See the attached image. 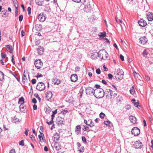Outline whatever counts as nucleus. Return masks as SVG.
<instances>
[{"mask_svg": "<svg viewBox=\"0 0 153 153\" xmlns=\"http://www.w3.org/2000/svg\"><path fill=\"white\" fill-rule=\"evenodd\" d=\"M82 3L84 5V7L83 10L86 13L91 12L92 10V8L90 4L89 1L86 0H84Z\"/></svg>", "mask_w": 153, "mask_h": 153, "instance_id": "obj_1", "label": "nucleus"}, {"mask_svg": "<svg viewBox=\"0 0 153 153\" xmlns=\"http://www.w3.org/2000/svg\"><path fill=\"white\" fill-rule=\"evenodd\" d=\"M98 57L105 60L108 57V54L105 50H101L98 52Z\"/></svg>", "mask_w": 153, "mask_h": 153, "instance_id": "obj_2", "label": "nucleus"}, {"mask_svg": "<svg viewBox=\"0 0 153 153\" xmlns=\"http://www.w3.org/2000/svg\"><path fill=\"white\" fill-rule=\"evenodd\" d=\"M96 91V90H94L92 88L90 87H88L86 88L85 91L86 94L88 95H93L95 97V91Z\"/></svg>", "mask_w": 153, "mask_h": 153, "instance_id": "obj_3", "label": "nucleus"}, {"mask_svg": "<svg viewBox=\"0 0 153 153\" xmlns=\"http://www.w3.org/2000/svg\"><path fill=\"white\" fill-rule=\"evenodd\" d=\"M45 86L44 84L42 82H38L36 85V88L37 90L42 91L45 89Z\"/></svg>", "mask_w": 153, "mask_h": 153, "instance_id": "obj_4", "label": "nucleus"}, {"mask_svg": "<svg viewBox=\"0 0 153 153\" xmlns=\"http://www.w3.org/2000/svg\"><path fill=\"white\" fill-rule=\"evenodd\" d=\"M36 67L38 69L41 68L43 65V63L40 59L36 60L34 62Z\"/></svg>", "mask_w": 153, "mask_h": 153, "instance_id": "obj_5", "label": "nucleus"}, {"mask_svg": "<svg viewBox=\"0 0 153 153\" xmlns=\"http://www.w3.org/2000/svg\"><path fill=\"white\" fill-rule=\"evenodd\" d=\"M38 17L39 20L41 22L45 21L46 19V15L43 13H40L38 16Z\"/></svg>", "mask_w": 153, "mask_h": 153, "instance_id": "obj_6", "label": "nucleus"}, {"mask_svg": "<svg viewBox=\"0 0 153 153\" xmlns=\"http://www.w3.org/2000/svg\"><path fill=\"white\" fill-rule=\"evenodd\" d=\"M131 133L134 136H138L140 133V130L137 127H134L131 130Z\"/></svg>", "mask_w": 153, "mask_h": 153, "instance_id": "obj_7", "label": "nucleus"}, {"mask_svg": "<svg viewBox=\"0 0 153 153\" xmlns=\"http://www.w3.org/2000/svg\"><path fill=\"white\" fill-rule=\"evenodd\" d=\"M103 93H104V95H106L107 98L108 97L109 95H110L111 98L112 97V91L110 89H106L105 91L103 90Z\"/></svg>", "mask_w": 153, "mask_h": 153, "instance_id": "obj_8", "label": "nucleus"}, {"mask_svg": "<svg viewBox=\"0 0 153 153\" xmlns=\"http://www.w3.org/2000/svg\"><path fill=\"white\" fill-rule=\"evenodd\" d=\"M134 146L135 147V148L136 149H140L142 148L143 146L142 143L140 142V141L139 140L135 142Z\"/></svg>", "mask_w": 153, "mask_h": 153, "instance_id": "obj_9", "label": "nucleus"}, {"mask_svg": "<svg viewBox=\"0 0 153 153\" xmlns=\"http://www.w3.org/2000/svg\"><path fill=\"white\" fill-rule=\"evenodd\" d=\"M64 120L61 117H58L56 120V123L59 126L62 125L64 124Z\"/></svg>", "mask_w": 153, "mask_h": 153, "instance_id": "obj_10", "label": "nucleus"}, {"mask_svg": "<svg viewBox=\"0 0 153 153\" xmlns=\"http://www.w3.org/2000/svg\"><path fill=\"white\" fill-rule=\"evenodd\" d=\"M117 71V75L120 76L119 77H118V79H119L120 80L123 78L124 72L122 69H118Z\"/></svg>", "mask_w": 153, "mask_h": 153, "instance_id": "obj_11", "label": "nucleus"}, {"mask_svg": "<svg viewBox=\"0 0 153 153\" xmlns=\"http://www.w3.org/2000/svg\"><path fill=\"white\" fill-rule=\"evenodd\" d=\"M97 91L98 94L97 96H96V97L97 98H101L103 97L104 96V93H103V90L102 89L99 90V91L97 90L96 91Z\"/></svg>", "mask_w": 153, "mask_h": 153, "instance_id": "obj_12", "label": "nucleus"}, {"mask_svg": "<svg viewBox=\"0 0 153 153\" xmlns=\"http://www.w3.org/2000/svg\"><path fill=\"white\" fill-rule=\"evenodd\" d=\"M71 81L74 82H76L78 79L77 75L75 74H72L70 77Z\"/></svg>", "mask_w": 153, "mask_h": 153, "instance_id": "obj_13", "label": "nucleus"}, {"mask_svg": "<svg viewBox=\"0 0 153 153\" xmlns=\"http://www.w3.org/2000/svg\"><path fill=\"white\" fill-rule=\"evenodd\" d=\"M138 23L140 26L143 27H145L147 25L146 21L143 19H141L139 20Z\"/></svg>", "mask_w": 153, "mask_h": 153, "instance_id": "obj_14", "label": "nucleus"}, {"mask_svg": "<svg viewBox=\"0 0 153 153\" xmlns=\"http://www.w3.org/2000/svg\"><path fill=\"white\" fill-rule=\"evenodd\" d=\"M139 41L140 43L144 44L147 42V39L146 37L143 36L140 38L139 39Z\"/></svg>", "mask_w": 153, "mask_h": 153, "instance_id": "obj_15", "label": "nucleus"}, {"mask_svg": "<svg viewBox=\"0 0 153 153\" xmlns=\"http://www.w3.org/2000/svg\"><path fill=\"white\" fill-rule=\"evenodd\" d=\"M129 119L131 122L133 124H134L136 123L137 119L135 117L131 116L129 117Z\"/></svg>", "mask_w": 153, "mask_h": 153, "instance_id": "obj_16", "label": "nucleus"}, {"mask_svg": "<svg viewBox=\"0 0 153 153\" xmlns=\"http://www.w3.org/2000/svg\"><path fill=\"white\" fill-rule=\"evenodd\" d=\"M146 16L149 21H151L153 19V14L152 13L149 12L146 14Z\"/></svg>", "mask_w": 153, "mask_h": 153, "instance_id": "obj_17", "label": "nucleus"}, {"mask_svg": "<svg viewBox=\"0 0 153 153\" xmlns=\"http://www.w3.org/2000/svg\"><path fill=\"white\" fill-rule=\"evenodd\" d=\"M44 48L40 46L37 49L38 54L39 55H41L43 54L44 52Z\"/></svg>", "mask_w": 153, "mask_h": 153, "instance_id": "obj_18", "label": "nucleus"}, {"mask_svg": "<svg viewBox=\"0 0 153 153\" xmlns=\"http://www.w3.org/2000/svg\"><path fill=\"white\" fill-rule=\"evenodd\" d=\"M52 93L51 91L48 92L47 94H46V99L48 100H49V99L51 98L52 96Z\"/></svg>", "mask_w": 153, "mask_h": 153, "instance_id": "obj_19", "label": "nucleus"}, {"mask_svg": "<svg viewBox=\"0 0 153 153\" xmlns=\"http://www.w3.org/2000/svg\"><path fill=\"white\" fill-rule=\"evenodd\" d=\"M52 83L54 85H59L60 82V81L59 79H57L56 78H55L54 79L52 80Z\"/></svg>", "mask_w": 153, "mask_h": 153, "instance_id": "obj_20", "label": "nucleus"}, {"mask_svg": "<svg viewBox=\"0 0 153 153\" xmlns=\"http://www.w3.org/2000/svg\"><path fill=\"white\" fill-rule=\"evenodd\" d=\"M137 0H127V3L129 4L135 5L136 4Z\"/></svg>", "mask_w": 153, "mask_h": 153, "instance_id": "obj_21", "label": "nucleus"}, {"mask_svg": "<svg viewBox=\"0 0 153 153\" xmlns=\"http://www.w3.org/2000/svg\"><path fill=\"white\" fill-rule=\"evenodd\" d=\"M44 0H35V2L36 4L39 6H42Z\"/></svg>", "mask_w": 153, "mask_h": 153, "instance_id": "obj_22", "label": "nucleus"}, {"mask_svg": "<svg viewBox=\"0 0 153 153\" xmlns=\"http://www.w3.org/2000/svg\"><path fill=\"white\" fill-rule=\"evenodd\" d=\"M7 12V10H3L1 13V16L3 17H5L7 16V14H6V13Z\"/></svg>", "mask_w": 153, "mask_h": 153, "instance_id": "obj_23", "label": "nucleus"}, {"mask_svg": "<svg viewBox=\"0 0 153 153\" xmlns=\"http://www.w3.org/2000/svg\"><path fill=\"white\" fill-rule=\"evenodd\" d=\"M98 53L95 52V53H91V57L93 59H95L97 58V56H98Z\"/></svg>", "mask_w": 153, "mask_h": 153, "instance_id": "obj_24", "label": "nucleus"}, {"mask_svg": "<svg viewBox=\"0 0 153 153\" xmlns=\"http://www.w3.org/2000/svg\"><path fill=\"white\" fill-rule=\"evenodd\" d=\"M88 122H89V123H88L89 125H88V126H89L91 127H92L94 126V123L92 121V120L91 119H89V120H88Z\"/></svg>", "mask_w": 153, "mask_h": 153, "instance_id": "obj_25", "label": "nucleus"}, {"mask_svg": "<svg viewBox=\"0 0 153 153\" xmlns=\"http://www.w3.org/2000/svg\"><path fill=\"white\" fill-rule=\"evenodd\" d=\"M24 102V99L23 97H21L19 100L18 103L21 105L23 104Z\"/></svg>", "mask_w": 153, "mask_h": 153, "instance_id": "obj_26", "label": "nucleus"}, {"mask_svg": "<svg viewBox=\"0 0 153 153\" xmlns=\"http://www.w3.org/2000/svg\"><path fill=\"white\" fill-rule=\"evenodd\" d=\"M20 111L21 112H23L24 111L25 107V105L23 104H21L19 106Z\"/></svg>", "mask_w": 153, "mask_h": 153, "instance_id": "obj_27", "label": "nucleus"}, {"mask_svg": "<svg viewBox=\"0 0 153 153\" xmlns=\"http://www.w3.org/2000/svg\"><path fill=\"white\" fill-rule=\"evenodd\" d=\"M9 72L10 73L12 74L17 79V80H18V81L19 82H20V78H19L17 77V74H15V73L13 72H12V71H11L10 70L9 71Z\"/></svg>", "mask_w": 153, "mask_h": 153, "instance_id": "obj_28", "label": "nucleus"}, {"mask_svg": "<svg viewBox=\"0 0 153 153\" xmlns=\"http://www.w3.org/2000/svg\"><path fill=\"white\" fill-rule=\"evenodd\" d=\"M78 149L80 152H83L84 151V148L83 146L80 145L78 147Z\"/></svg>", "mask_w": 153, "mask_h": 153, "instance_id": "obj_29", "label": "nucleus"}, {"mask_svg": "<svg viewBox=\"0 0 153 153\" xmlns=\"http://www.w3.org/2000/svg\"><path fill=\"white\" fill-rule=\"evenodd\" d=\"M27 79L26 77H22V81L23 84L26 85L27 83Z\"/></svg>", "mask_w": 153, "mask_h": 153, "instance_id": "obj_30", "label": "nucleus"}, {"mask_svg": "<svg viewBox=\"0 0 153 153\" xmlns=\"http://www.w3.org/2000/svg\"><path fill=\"white\" fill-rule=\"evenodd\" d=\"M40 134L38 135L39 138L40 139V141H41L42 140H44L43 138L42 137L44 136V134L41 133L40 131Z\"/></svg>", "mask_w": 153, "mask_h": 153, "instance_id": "obj_31", "label": "nucleus"}, {"mask_svg": "<svg viewBox=\"0 0 153 153\" xmlns=\"http://www.w3.org/2000/svg\"><path fill=\"white\" fill-rule=\"evenodd\" d=\"M4 73L0 71V80L1 81L4 79Z\"/></svg>", "mask_w": 153, "mask_h": 153, "instance_id": "obj_32", "label": "nucleus"}, {"mask_svg": "<svg viewBox=\"0 0 153 153\" xmlns=\"http://www.w3.org/2000/svg\"><path fill=\"white\" fill-rule=\"evenodd\" d=\"M81 127L80 125H77L76 126L75 128V131H81Z\"/></svg>", "mask_w": 153, "mask_h": 153, "instance_id": "obj_33", "label": "nucleus"}, {"mask_svg": "<svg viewBox=\"0 0 153 153\" xmlns=\"http://www.w3.org/2000/svg\"><path fill=\"white\" fill-rule=\"evenodd\" d=\"M13 2L15 7L16 9H17V8H18V4L17 1L16 0H15L13 1Z\"/></svg>", "mask_w": 153, "mask_h": 153, "instance_id": "obj_34", "label": "nucleus"}, {"mask_svg": "<svg viewBox=\"0 0 153 153\" xmlns=\"http://www.w3.org/2000/svg\"><path fill=\"white\" fill-rule=\"evenodd\" d=\"M53 148H54L56 151H58L60 149L59 146L56 145V142H55L54 144Z\"/></svg>", "mask_w": 153, "mask_h": 153, "instance_id": "obj_35", "label": "nucleus"}, {"mask_svg": "<svg viewBox=\"0 0 153 153\" xmlns=\"http://www.w3.org/2000/svg\"><path fill=\"white\" fill-rule=\"evenodd\" d=\"M130 92L132 95H133L134 94L135 91L133 86H132V88L130 90Z\"/></svg>", "mask_w": 153, "mask_h": 153, "instance_id": "obj_36", "label": "nucleus"}, {"mask_svg": "<svg viewBox=\"0 0 153 153\" xmlns=\"http://www.w3.org/2000/svg\"><path fill=\"white\" fill-rule=\"evenodd\" d=\"M53 139L55 141H58L59 140V135H57L54 137H53Z\"/></svg>", "mask_w": 153, "mask_h": 153, "instance_id": "obj_37", "label": "nucleus"}, {"mask_svg": "<svg viewBox=\"0 0 153 153\" xmlns=\"http://www.w3.org/2000/svg\"><path fill=\"white\" fill-rule=\"evenodd\" d=\"M111 123V122L109 120L106 121H105L104 122V124L105 125H106V126H109L110 124Z\"/></svg>", "mask_w": 153, "mask_h": 153, "instance_id": "obj_38", "label": "nucleus"}, {"mask_svg": "<svg viewBox=\"0 0 153 153\" xmlns=\"http://www.w3.org/2000/svg\"><path fill=\"white\" fill-rule=\"evenodd\" d=\"M23 18V16L22 15H21L19 17V20L20 22H21L22 21Z\"/></svg>", "mask_w": 153, "mask_h": 153, "instance_id": "obj_39", "label": "nucleus"}, {"mask_svg": "<svg viewBox=\"0 0 153 153\" xmlns=\"http://www.w3.org/2000/svg\"><path fill=\"white\" fill-rule=\"evenodd\" d=\"M105 116V114L102 112H101L100 114V117L102 119Z\"/></svg>", "mask_w": 153, "mask_h": 153, "instance_id": "obj_40", "label": "nucleus"}, {"mask_svg": "<svg viewBox=\"0 0 153 153\" xmlns=\"http://www.w3.org/2000/svg\"><path fill=\"white\" fill-rule=\"evenodd\" d=\"M51 109L50 108L48 107L46 109V112L47 114H49L51 111Z\"/></svg>", "mask_w": 153, "mask_h": 153, "instance_id": "obj_41", "label": "nucleus"}, {"mask_svg": "<svg viewBox=\"0 0 153 153\" xmlns=\"http://www.w3.org/2000/svg\"><path fill=\"white\" fill-rule=\"evenodd\" d=\"M6 46L7 47V48L9 49V50L11 51L13 50V48L12 46L10 45H7Z\"/></svg>", "mask_w": 153, "mask_h": 153, "instance_id": "obj_42", "label": "nucleus"}, {"mask_svg": "<svg viewBox=\"0 0 153 153\" xmlns=\"http://www.w3.org/2000/svg\"><path fill=\"white\" fill-rule=\"evenodd\" d=\"M24 140H23L20 141L19 142V145L22 146H24Z\"/></svg>", "mask_w": 153, "mask_h": 153, "instance_id": "obj_43", "label": "nucleus"}, {"mask_svg": "<svg viewBox=\"0 0 153 153\" xmlns=\"http://www.w3.org/2000/svg\"><path fill=\"white\" fill-rule=\"evenodd\" d=\"M68 111L67 110H64L62 111L61 113L63 114V115H65L68 112Z\"/></svg>", "mask_w": 153, "mask_h": 153, "instance_id": "obj_44", "label": "nucleus"}, {"mask_svg": "<svg viewBox=\"0 0 153 153\" xmlns=\"http://www.w3.org/2000/svg\"><path fill=\"white\" fill-rule=\"evenodd\" d=\"M27 12L28 13V14L29 15H30L31 14V8L30 7H29L27 8Z\"/></svg>", "mask_w": 153, "mask_h": 153, "instance_id": "obj_45", "label": "nucleus"}, {"mask_svg": "<svg viewBox=\"0 0 153 153\" xmlns=\"http://www.w3.org/2000/svg\"><path fill=\"white\" fill-rule=\"evenodd\" d=\"M14 56L13 55H12V57H11V61L13 63V65H15V60H14Z\"/></svg>", "mask_w": 153, "mask_h": 153, "instance_id": "obj_46", "label": "nucleus"}, {"mask_svg": "<svg viewBox=\"0 0 153 153\" xmlns=\"http://www.w3.org/2000/svg\"><path fill=\"white\" fill-rule=\"evenodd\" d=\"M96 73L98 74H100L101 71L100 70L99 68H98L96 69Z\"/></svg>", "mask_w": 153, "mask_h": 153, "instance_id": "obj_47", "label": "nucleus"}, {"mask_svg": "<svg viewBox=\"0 0 153 153\" xmlns=\"http://www.w3.org/2000/svg\"><path fill=\"white\" fill-rule=\"evenodd\" d=\"M147 53L146 51H144L143 53V56L145 57H146L147 56Z\"/></svg>", "mask_w": 153, "mask_h": 153, "instance_id": "obj_48", "label": "nucleus"}, {"mask_svg": "<svg viewBox=\"0 0 153 153\" xmlns=\"http://www.w3.org/2000/svg\"><path fill=\"white\" fill-rule=\"evenodd\" d=\"M108 76L109 79H112L113 76L112 74H108Z\"/></svg>", "mask_w": 153, "mask_h": 153, "instance_id": "obj_49", "label": "nucleus"}, {"mask_svg": "<svg viewBox=\"0 0 153 153\" xmlns=\"http://www.w3.org/2000/svg\"><path fill=\"white\" fill-rule=\"evenodd\" d=\"M122 99L120 98V97L118 96L117 98L116 101L117 102H120L121 101Z\"/></svg>", "mask_w": 153, "mask_h": 153, "instance_id": "obj_50", "label": "nucleus"}, {"mask_svg": "<svg viewBox=\"0 0 153 153\" xmlns=\"http://www.w3.org/2000/svg\"><path fill=\"white\" fill-rule=\"evenodd\" d=\"M125 108L127 110H129L131 108V106L129 105H127L126 106Z\"/></svg>", "mask_w": 153, "mask_h": 153, "instance_id": "obj_51", "label": "nucleus"}, {"mask_svg": "<svg viewBox=\"0 0 153 153\" xmlns=\"http://www.w3.org/2000/svg\"><path fill=\"white\" fill-rule=\"evenodd\" d=\"M84 128L83 129V130L84 131H86L88 130V129H89L88 127L87 126H84Z\"/></svg>", "mask_w": 153, "mask_h": 153, "instance_id": "obj_52", "label": "nucleus"}, {"mask_svg": "<svg viewBox=\"0 0 153 153\" xmlns=\"http://www.w3.org/2000/svg\"><path fill=\"white\" fill-rule=\"evenodd\" d=\"M100 37H105L106 36L105 33H100Z\"/></svg>", "mask_w": 153, "mask_h": 153, "instance_id": "obj_53", "label": "nucleus"}, {"mask_svg": "<svg viewBox=\"0 0 153 153\" xmlns=\"http://www.w3.org/2000/svg\"><path fill=\"white\" fill-rule=\"evenodd\" d=\"M53 122V120H51L49 122L47 121V123L48 125H51L52 124Z\"/></svg>", "mask_w": 153, "mask_h": 153, "instance_id": "obj_54", "label": "nucleus"}, {"mask_svg": "<svg viewBox=\"0 0 153 153\" xmlns=\"http://www.w3.org/2000/svg\"><path fill=\"white\" fill-rule=\"evenodd\" d=\"M36 80L35 79H33L31 80V82L33 84H35L36 82Z\"/></svg>", "mask_w": 153, "mask_h": 153, "instance_id": "obj_55", "label": "nucleus"}, {"mask_svg": "<svg viewBox=\"0 0 153 153\" xmlns=\"http://www.w3.org/2000/svg\"><path fill=\"white\" fill-rule=\"evenodd\" d=\"M139 103L138 101H137V102H135L134 104V105L137 107H138V106H139Z\"/></svg>", "mask_w": 153, "mask_h": 153, "instance_id": "obj_56", "label": "nucleus"}, {"mask_svg": "<svg viewBox=\"0 0 153 153\" xmlns=\"http://www.w3.org/2000/svg\"><path fill=\"white\" fill-rule=\"evenodd\" d=\"M1 56L2 58L4 59L6 57V55L4 54V53H2L1 54Z\"/></svg>", "mask_w": 153, "mask_h": 153, "instance_id": "obj_57", "label": "nucleus"}, {"mask_svg": "<svg viewBox=\"0 0 153 153\" xmlns=\"http://www.w3.org/2000/svg\"><path fill=\"white\" fill-rule=\"evenodd\" d=\"M120 59L122 61H124V57L122 55L120 54Z\"/></svg>", "mask_w": 153, "mask_h": 153, "instance_id": "obj_58", "label": "nucleus"}, {"mask_svg": "<svg viewBox=\"0 0 153 153\" xmlns=\"http://www.w3.org/2000/svg\"><path fill=\"white\" fill-rule=\"evenodd\" d=\"M82 141L84 142H86V139L85 137H82Z\"/></svg>", "mask_w": 153, "mask_h": 153, "instance_id": "obj_59", "label": "nucleus"}, {"mask_svg": "<svg viewBox=\"0 0 153 153\" xmlns=\"http://www.w3.org/2000/svg\"><path fill=\"white\" fill-rule=\"evenodd\" d=\"M32 102L33 103L35 104L37 102V101L36 99L35 98H33L32 99Z\"/></svg>", "mask_w": 153, "mask_h": 153, "instance_id": "obj_60", "label": "nucleus"}, {"mask_svg": "<svg viewBox=\"0 0 153 153\" xmlns=\"http://www.w3.org/2000/svg\"><path fill=\"white\" fill-rule=\"evenodd\" d=\"M43 76V75L41 74L39 75V74H38V75H37L36 76V77L37 78H39V77H42Z\"/></svg>", "mask_w": 153, "mask_h": 153, "instance_id": "obj_61", "label": "nucleus"}, {"mask_svg": "<svg viewBox=\"0 0 153 153\" xmlns=\"http://www.w3.org/2000/svg\"><path fill=\"white\" fill-rule=\"evenodd\" d=\"M37 27H38V29L37 28H36V29L38 31H40L41 30V27L40 26V27H38V25L35 26V28H37Z\"/></svg>", "mask_w": 153, "mask_h": 153, "instance_id": "obj_62", "label": "nucleus"}, {"mask_svg": "<svg viewBox=\"0 0 153 153\" xmlns=\"http://www.w3.org/2000/svg\"><path fill=\"white\" fill-rule=\"evenodd\" d=\"M80 68L79 67H76L75 69L76 72H77L79 71Z\"/></svg>", "mask_w": 153, "mask_h": 153, "instance_id": "obj_63", "label": "nucleus"}, {"mask_svg": "<svg viewBox=\"0 0 153 153\" xmlns=\"http://www.w3.org/2000/svg\"><path fill=\"white\" fill-rule=\"evenodd\" d=\"M33 109L34 110H36L37 108V106L35 104H34L33 106Z\"/></svg>", "mask_w": 153, "mask_h": 153, "instance_id": "obj_64", "label": "nucleus"}]
</instances>
